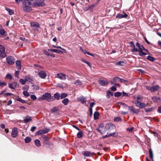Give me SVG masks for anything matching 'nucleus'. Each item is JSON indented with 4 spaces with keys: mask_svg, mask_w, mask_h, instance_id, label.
I'll return each instance as SVG.
<instances>
[{
    "mask_svg": "<svg viewBox=\"0 0 161 161\" xmlns=\"http://www.w3.org/2000/svg\"><path fill=\"white\" fill-rule=\"evenodd\" d=\"M37 0H15L16 2H18L22 1L25 3H28V5H31L34 7L36 6H43L45 5V3L42 2L41 3L38 2Z\"/></svg>",
    "mask_w": 161,
    "mask_h": 161,
    "instance_id": "nucleus-1",
    "label": "nucleus"
},
{
    "mask_svg": "<svg viewBox=\"0 0 161 161\" xmlns=\"http://www.w3.org/2000/svg\"><path fill=\"white\" fill-rule=\"evenodd\" d=\"M7 56L6 53L5 52V48L4 46L0 45V57L4 58Z\"/></svg>",
    "mask_w": 161,
    "mask_h": 161,
    "instance_id": "nucleus-2",
    "label": "nucleus"
},
{
    "mask_svg": "<svg viewBox=\"0 0 161 161\" xmlns=\"http://www.w3.org/2000/svg\"><path fill=\"white\" fill-rule=\"evenodd\" d=\"M42 97H43L44 100H47L48 102H51L53 100L52 99L53 97H51V94L50 93H46L43 95Z\"/></svg>",
    "mask_w": 161,
    "mask_h": 161,
    "instance_id": "nucleus-3",
    "label": "nucleus"
},
{
    "mask_svg": "<svg viewBox=\"0 0 161 161\" xmlns=\"http://www.w3.org/2000/svg\"><path fill=\"white\" fill-rule=\"evenodd\" d=\"M6 61L9 65L13 64L15 62L14 58L11 56H9L6 58Z\"/></svg>",
    "mask_w": 161,
    "mask_h": 161,
    "instance_id": "nucleus-4",
    "label": "nucleus"
},
{
    "mask_svg": "<svg viewBox=\"0 0 161 161\" xmlns=\"http://www.w3.org/2000/svg\"><path fill=\"white\" fill-rule=\"evenodd\" d=\"M115 127L113 124L109 123L107 124L105 126L104 129L105 131L108 130H111L115 128Z\"/></svg>",
    "mask_w": 161,
    "mask_h": 161,
    "instance_id": "nucleus-5",
    "label": "nucleus"
},
{
    "mask_svg": "<svg viewBox=\"0 0 161 161\" xmlns=\"http://www.w3.org/2000/svg\"><path fill=\"white\" fill-rule=\"evenodd\" d=\"M68 76L65 74L63 73H58L56 75L55 78H59L61 80H66Z\"/></svg>",
    "mask_w": 161,
    "mask_h": 161,
    "instance_id": "nucleus-6",
    "label": "nucleus"
},
{
    "mask_svg": "<svg viewBox=\"0 0 161 161\" xmlns=\"http://www.w3.org/2000/svg\"><path fill=\"white\" fill-rule=\"evenodd\" d=\"M8 87L10 89H15V87H19V85L15 81H14L12 83H10L8 84Z\"/></svg>",
    "mask_w": 161,
    "mask_h": 161,
    "instance_id": "nucleus-7",
    "label": "nucleus"
},
{
    "mask_svg": "<svg viewBox=\"0 0 161 161\" xmlns=\"http://www.w3.org/2000/svg\"><path fill=\"white\" fill-rule=\"evenodd\" d=\"M136 105V106L139 107L140 109L143 108L144 107L147 106L148 103L146 104L143 103H141V102L135 103Z\"/></svg>",
    "mask_w": 161,
    "mask_h": 161,
    "instance_id": "nucleus-8",
    "label": "nucleus"
},
{
    "mask_svg": "<svg viewBox=\"0 0 161 161\" xmlns=\"http://www.w3.org/2000/svg\"><path fill=\"white\" fill-rule=\"evenodd\" d=\"M18 131L16 127L14 128L12 130L11 133L12 136L14 138L16 137L18 135Z\"/></svg>",
    "mask_w": 161,
    "mask_h": 161,
    "instance_id": "nucleus-9",
    "label": "nucleus"
},
{
    "mask_svg": "<svg viewBox=\"0 0 161 161\" xmlns=\"http://www.w3.org/2000/svg\"><path fill=\"white\" fill-rule=\"evenodd\" d=\"M39 76L42 79H45L47 76V74L44 71H40L38 73Z\"/></svg>",
    "mask_w": 161,
    "mask_h": 161,
    "instance_id": "nucleus-10",
    "label": "nucleus"
},
{
    "mask_svg": "<svg viewBox=\"0 0 161 161\" xmlns=\"http://www.w3.org/2000/svg\"><path fill=\"white\" fill-rule=\"evenodd\" d=\"M129 44H130V47L132 48L131 49V51L132 52H136L138 51V49L135 48V45L133 42H130Z\"/></svg>",
    "mask_w": 161,
    "mask_h": 161,
    "instance_id": "nucleus-11",
    "label": "nucleus"
},
{
    "mask_svg": "<svg viewBox=\"0 0 161 161\" xmlns=\"http://www.w3.org/2000/svg\"><path fill=\"white\" fill-rule=\"evenodd\" d=\"M82 154L85 157H90L94 153L89 151H84L82 152Z\"/></svg>",
    "mask_w": 161,
    "mask_h": 161,
    "instance_id": "nucleus-12",
    "label": "nucleus"
},
{
    "mask_svg": "<svg viewBox=\"0 0 161 161\" xmlns=\"http://www.w3.org/2000/svg\"><path fill=\"white\" fill-rule=\"evenodd\" d=\"M129 109L133 113L137 114L140 112L138 109H134L133 106L129 107Z\"/></svg>",
    "mask_w": 161,
    "mask_h": 161,
    "instance_id": "nucleus-13",
    "label": "nucleus"
},
{
    "mask_svg": "<svg viewBox=\"0 0 161 161\" xmlns=\"http://www.w3.org/2000/svg\"><path fill=\"white\" fill-rule=\"evenodd\" d=\"M27 3H25V4L24 6L23 9L26 12H30L32 10V8L31 7L26 5Z\"/></svg>",
    "mask_w": 161,
    "mask_h": 161,
    "instance_id": "nucleus-14",
    "label": "nucleus"
},
{
    "mask_svg": "<svg viewBox=\"0 0 161 161\" xmlns=\"http://www.w3.org/2000/svg\"><path fill=\"white\" fill-rule=\"evenodd\" d=\"M99 83L101 86H105L108 85V82L106 80H99Z\"/></svg>",
    "mask_w": 161,
    "mask_h": 161,
    "instance_id": "nucleus-15",
    "label": "nucleus"
},
{
    "mask_svg": "<svg viewBox=\"0 0 161 161\" xmlns=\"http://www.w3.org/2000/svg\"><path fill=\"white\" fill-rule=\"evenodd\" d=\"M0 34L3 36H6L7 35V32L2 27L0 28Z\"/></svg>",
    "mask_w": 161,
    "mask_h": 161,
    "instance_id": "nucleus-16",
    "label": "nucleus"
},
{
    "mask_svg": "<svg viewBox=\"0 0 161 161\" xmlns=\"http://www.w3.org/2000/svg\"><path fill=\"white\" fill-rule=\"evenodd\" d=\"M119 81V77H116L113 79V80H110V82L111 84H115L116 82Z\"/></svg>",
    "mask_w": 161,
    "mask_h": 161,
    "instance_id": "nucleus-17",
    "label": "nucleus"
},
{
    "mask_svg": "<svg viewBox=\"0 0 161 161\" xmlns=\"http://www.w3.org/2000/svg\"><path fill=\"white\" fill-rule=\"evenodd\" d=\"M77 100L79 101H80L82 103H83L86 101L85 97L82 96L78 98Z\"/></svg>",
    "mask_w": 161,
    "mask_h": 161,
    "instance_id": "nucleus-18",
    "label": "nucleus"
},
{
    "mask_svg": "<svg viewBox=\"0 0 161 161\" xmlns=\"http://www.w3.org/2000/svg\"><path fill=\"white\" fill-rule=\"evenodd\" d=\"M48 50L49 51H51L54 53H58L62 54L63 53V52L59 50L56 49H49Z\"/></svg>",
    "mask_w": 161,
    "mask_h": 161,
    "instance_id": "nucleus-19",
    "label": "nucleus"
},
{
    "mask_svg": "<svg viewBox=\"0 0 161 161\" xmlns=\"http://www.w3.org/2000/svg\"><path fill=\"white\" fill-rule=\"evenodd\" d=\"M32 120L31 117L29 116H27L25 117V118L24 120L25 123H27L30 122Z\"/></svg>",
    "mask_w": 161,
    "mask_h": 161,
    "instance_id": "nucleus-20",
    "label": "nucleus"
},
{
    "mask_svg": "<svg viewBox=\"0 0 161 161\" xmlns=\"http://www.w3.org/2000/svg\"><path fill=\"white\" fill-rule=\"evenodd\" d=\"M104 125L103 124H100L98 125V128L97 129V130L100 132L102 134V133L101 132L103 129L104 127Z\"/></svg>",
    "mask_w": 161,
    "mask_h": 161,
    "instance_id": "nucleus-21",
    "label": "nucleus"
},
{
    "mask_svg": "<svg viewBox=\"0 0 161 161\" xmlns=\"http://www.w3.org/2000/svg\"><path fill=\"white\" fill-rule=\"evenodd\" d=\"M49 130H40L36 132V134L38 135H41L44 133H46L48 132Z\"/></svg>",
    "mask_w": 161,
    "mask_h": 161,
    "instance_id": "nucleus-22",
    "label": "nucleus"
},
{
    "mask_svg": "<svg viewBox=\"0 0 161 161\" xmlns=\"http://www.w3.org/2000/svg\"><path fill=\"white\" fill-rule=\"evenodd\" d=\"M153 100L155 102H159L161 101V97H158L156 96L153 97L152 98Z\"/></svg>",
    "mask_w": 161,
    "mask_h": 161,
    "instance_id": "nucleus-23",
    "label": "nucleus"
},
{
    "mask_svg": "<svg viewBox=\"0 0 161 161\" xmlns=\"http://www.w3.org/2000/svg\"><path fill=\"white\" fill-rule=\"evenodd\" d=\"M16 64L17 68L19 69H21V62L19 60H17L16 61Z\"/></svg>",
    "mask_w": 161,
    "mask_h": 161,
    "instance_id": "nucleus-24",
    "label": "nucleus"
},
{
    "mask_svg": "<svg viewBox=\"0 0 161 161\" xmlns=\"http://www.w3.org/2000/svg\"><path fill=\"white\" fill-rule=\"evenodd\" d=\"M159 88L158 85H155L152 87V92H154L158 90Z\"/></svg>",
    "mask_w": 161,
    "mask_h": 161,
    "instance_id": "nucleus-25",
    "label": "nucleus"
},
{
    "mask_svg": "<svg viewBox=\"0 0 161 161\" xmlns=\"http://www.w3.org/2000/svg\"><path fill=\"white\" fill-rule=\"evenodd\" d=\"M31 25L32 26L37 28H38L39 26L38 23L36 22H31Z\"/></svg>",
    "mask_w": 161,
    "mask_h": 161,
    "instance_id": "nucleus-26",
    "label": "nucleus"
},
{
    "mask_svg": "<svg viewBox=\"0 0 161 161\" xmlns=\"http://www.w3.org/2000/svg\"><path fill=\"white\" fill-rule=\"evenodd\" d=\"M34 143L35 145L38 147H40L41 146L40 141L38 139H36L34 141Z\"/></svg>",
    "mask_w": 161,
    "mask_h": 161,
    "instance_id": "nucleus-27",
    "label": "nucleus"
},
{
    "mask_svg": "<svg viewBox=\"0 0 161 161\" xmlns=\"http://www.w3.org/2000/svg\"><path fill=\"white\" fill-rule=\"evenodd\" d=\"M127 14H118L116 16V17L118 18H123L127 17Z\"/></svg>",
    "mask_w": 161,
    "mask_h": 161,
    "instance_id": "nucleus-28",
    "label": "nucleus"
},
{
    "mask_svg": "<svg viewBox=\"0 0 161 161\" xmlns=\"http://www.w3.org/2000/svg\"><path fill=\"white\" fill-rule=\"evenodd\" d=\"M94 119H97L99 116V113L98 112L96 111L94 112Z\"/></svg>",
    "mask_w": 161,
    "mask_h": 161,
    "instance_id": "nucleus-29",
    "label": "nucleus"
},
{
    "mask_svg": "<svg viewBox=\"0 0 161 161\" xmlns=\"http://www.w3.org/2000/svg\"><path fill=\"white\" fill-rule=\"evenodd\" d=\"M143 99V97L140 95H138L136 97V102H141Z\"/></svg>",
    "mask_w": 161,
    "mask_h": 161,
    "instance_id": "nucleus-30",
    "label": "nucleus"
},
{
    "mask_svg": "<svg viewBox=\"0 0 161 161\" xmlns=\"http://www.w3.org/2000/svg\"><path fill=\"white\" fill-rule=\"evenodd\" d=\"M69 102V100L67 98H66L63 99L62 101V103L65 105H66Z\"/></svg>",
    "mask_w": 161,
    "mask_h": 161,
    "instance_id": "nucleus-31",
    "label": "nucleus"
},
{
    "mask_svg": "<svg viewBox=\"0 0 161 161\" xmlns=\"http://www.w3.org/2000/svg\"><path fill=\"white\" fill-rule=\"evenodd\" d=\"M54 97L57 100H59L60 97V94L58 92H57L54 94Z\"/></svg>",
    "mask_w": 161,
    "mask_h": 161,
    "instance_id": "nucleus-32",
    "label": "nucleus"
},
{
    "mask_svg": "<svg viewBox=\"0 0 161 161\" xmlns=\"http://www.w3.org/2000/svg\"><path fill=\"white\" fill-rule=\"evenodd\" d=\"M113 93L110 90H108L107 92V97L108 98L110 97V96H113Z\"/></svg>",
    "mask_w": 161,
    "mask_h": 161,
    "instance_id": "nucleus-33",
    "label": "nucleus"
},
{
    "mask_svg": "<svg viewBox=\"0 0 161 161\" xmlns=\"http://www.w3.org/2000/svg\"><path fill=\"white\" fill-rule=\"evenodd\" d=\"M16 99L17 101H19L21 103H26V101L19 98V96H17V97Z\"/></svg>",
    "mask_w": 161,
    "mask_h": 161,
    "instance_id": "nucleus-34",
    "label": "nucleus"
},
{
    "mask_svg": "<svg viewBox=\"0 0 161 161\" xmlns=\"http://www.w3.org/2000/svg\"><path fill=\"white\" fill-rule=\"evenodd\" d=\"M138 51H141L144 50L146 52H148V50L145 48L144 47H143L142 46H140V47L138 48Z\"/></svg>",
    "mask_w": 161,
    "mask_h": 161,
    "instance_id": "nucleus-35",
    "label": "nucleus"
},
{
    "mask_svg": "<svg viewBox=\"0 0 161 161\" xmlns=\"http://www.w3.org/2000/svg\"><path fill=\"white\" fill-rule=\"evenodd\" d=\"M139 52V55L140 56H145L147 54L146 53H145L143 52V51H138H138Z\"/></svg>",
    "mask_w": 161,
    "mask_h": 161,
    "instance_id": "nucleus-36",
    "label": "nucleus"
},
{
    "mask_svg": "<svg viewBox=\"0 0 161 161\" xmlns=\"http://www.w3.org/2000/svg\"><path fill=\"white\" fill-rule=\"evenodd\" d=\"M124 62L123 61H119L115 63V65H117L122 66L124 64Z\"/></svg>",
    "mask_w": 161,
    "mask_h": 161,
    "instance_id": "nucleus-37",
    "label": "nucleus"
},
{
    "mask_svg": "<svg viewBox=\"0 0 161 161\" xmlns=\"http://www.w3.org/2000/svg\"><path fill=\"white\" fill-rule=\"evenodd\" d=\"M147 59L152 62H153L155 60L154 58L150 56H148L147 57Z\"/></svg>",
    "mask_w": 161,
    "mask_h": 161,
    "instance_id": "nucleus-38",
    "label": "nucleus"
},
{
    "mask_svg": "<svg viewBox=\"0 0 161 161\" xmlns=\"http://www.w3.org/2000/svg\"><path fill=\"white\" fill-rule=\"evenodd\" d=\"M80 131L78 132L77 134V136L78 138H81L82 137L83 135V132L80 130Z\"/></svg>",
    "mask_w": 161,
    "mask_h": 161,
    "instance_id": "nucleus-39",
    "label": "nucleus"
},
{
    "mask_svg": "<svg viewBox=\"0 0 161 161\" xmlns=\"http://www.w3.org/2000/svg\"><path fill=\"white\" fill-rule=\"evenodd\" d=\"M60 96L61 99H63L67 96V94L66 93H61Z\"/></svg>",
    "mask_w": 161,
    "mask_h": 161,
    "instance_id": "nucleus-40",
    "label": "nucleus"
},
{
    "mask_svg": "<svg viewBox=\"0 0 161 161\" xmlns=\"http://www.w3.org/2000/svg\"><path fill=\"white\" fill-rule=\"evenodd\" d=\"M19 81L20 83L22 85H25L26 82L25 79L24 80L22 78L20 79Z\"/></svg>",
    "mask_w": 161,
    "mask_h": 161,
    "instance_id": "nucleus-41",
    "label": "nucleus"
},
{
    "mask_svg": "<svg viewBox=\"0 0 161 161\" xmlns=\"http://www.w3.org/2000/svg\"><path fill=\"white\" fill-rule=\"evenodd\" d=\"M31 141V139L29 137H26L25 139V142L26 143H29Z\"/></svg>",
    "mask_w": 161,
    "mask_h": 161,
    "instance_id": "nucleus-42",
    "label": "nucleus"
},
{
    "mask_svg": "<svg viewBox=\"0 0 161 161\" xmlns=\"http://www.w3.org/2000/svg\"><path fill=\"white\" fill-rule=\"evenodd\" d=\"M149 157L151 159H153V151L151 149H150L149 150Z\"/></svg>",
    "mask_w": 161,
    "mask_h": 161,
    "instance_id": "nucleus-43",
    "label": "nucleus"
},
{
    "mask_svg": "<svg viewBox=\"0 0 161 161\" xmlns=\"http://www.w3.org/2000/svg\"><path fill=\"white\" fill-rule=\"evenodd\" d=\"M6 10L9 12V14L10 15H12V14H13L14 13V11L12 10L11 9H10L9 8H6Z\"/></svg>",
    "mask_w": 161,
    "mask_h": 161,
    "instance_id": "nucleus-44",
    "label": "nucleus"
},
{
    "mask_svg": "<svg viewBox=\"0 0 161 161\" xmlns=\"http://www.w3.org/2000/svg\"><path fill=\"white\" fill-rule=\"evenodd\" d=\"M122 95V93L119 92H117L114 93V96L115 97H118Z\"/></svg>",
    "mask_w": 161,
    "mask_h": 161,
    "instance_id": "nucleus-45",
    "label": "nucleus"
},
{
    "mask_svg": "<svg viewBox=\"0 0 161 161\" xmlns=\"http://www.w3.org/2000/svg\"><path fill=\"white\" fill-rule=\"evenodd\" d=\"M58 109L57 108L54 107L51 109V111L52 113H54L58 111Z\"/></svg>",
    "mask_w": 161,
    "mask_h": 161,
    "instance_id": "nucleus-46",
    "label": "nucleus"
},
{
    "mask_svg": "<svg viewBox=\"0 0 161 161\" xmlns=\"http://www.w3.org/2000/svg\"><path fill=\"white\" fill-rule=\"evenodd\" d=\"M114 134H115V133L114 132V133H113L109 134L108 135H105V136H103V138H106L107 137H109V136H114Z\"/></svg>",
    "mask_w": 161,
    "mask_h": 161,
    "instance_id": "nucleus-47",
    "label": "nucleus"
},
{
    "mask_svg": "<svg viewBox=\"0 0 161 161\" xmlns=\"http://www.w3.org/2000/svg\"><path fill=\"white\" fill-rule=\"evenodd\" d=\"M23 94L26 97H28L29 96L30 94L27 91H24L23 92Z\"/></svg>",
    "mask_w": 161,
    "mask_h": 161,
    "instance_id": "nucleus-48",
    "label": "nucleus"
},
{
    "mask_svg": "<svg viewBox=\"0 0 161 161\" xmlns=\"http://www.w3.org/2000/svg\"><path fill=\"white\" fill-rule=\"evenodd\" d=\"M74 84L76 85H81V82L80 80H78L76 81H75L74 83Z\"/></svg>",
    "mask_w": 161,
    "mask_h": 161,
    "instance_id": "nucleus-49",
    "label": "nucleus"
},
{
    "mask_svg": "<svg viewBox=\"0 0 161 161\" xmlns=\"http://www.w3.org/2000/svg\"><path fill=\"white\" fill-rule=\"evenodd\" d=\"M114 121L115 122H118L121 121V118L119 117H117L114 118Z\"/></svg>",
    "mask_w": 161,
    "mask_h": 161,
    "instance_id": "nucleus-50",
    "label": "nucleus"
},
{
    "mask_svg": "<svg viewBox=\"0 0 161 161\" xmlns=\"http://www.w3.org/2000/svg\"><path fill=\"white\" fill-rule=\"evenodd\" d=\"M31 98L33 100L35 101L36 99V97L35 95H31Z\"/></svg>",
    "mask_w": 161,
    "mask_h": 161,
    "instance_id": "nucleus-51",
    "label": "nucleus"
},
{
    "mask_svg": "<svg viewBox=\"0 0 161 161\" xmlns=\"http://www.w3.org/2000/svg\"><path fill=\"white\" fill-rule=\"evenodd\" d=\"M25 79H26V81H28V80H30V81H33V80L32 78L30 77L26 76L25 77Z\"/></svg>",
    "mask_w": 161,
    "mask_h": 161,
    "instance_id": "nucleus-52",
    "label": "nucleus"
},
{
    "mask_svg": "<svg viewBox=\"0 0 161 161\" xmlns=\"http://www.w3.org/2000/svg\"><path fill=\"white\" fill-rule=\"evenodd\" d=\"M29 86L27 85H25L22 88L23 90H26V91L28 90H29Z\"/></svg>",
    "mask_w": 161,
    "mask_h": 161,
    "instance_id": "nucleus-53",
    "label": "nucleus"
},
{
    "mask_svg": "<svg viewBox=\"0 0 161 161\" xmlns=\"http://www.w3.org/2000/svg\"><path fill=\"white\" fill-rule=\"evenodd\" d=\"M130 95V94L128 93H126L125 92H123V95L122 96H125V97H129Z\"/></svg>",
    "mask_w": 161,
    "mask_h": 161,
    "instance_id": "nucleus-54",
    "label": "nucleus"
},
{
    "mask_svg": "<svg viewBox=\"0 0 161 161\" xmlns=\"http://www.w3.org/2000/svg\"><path fill=\"white\" fill-rule=\"evenodd\" d=\"M6 77L9 80H11L12 79V76L9 74H7L6 75Z\"/></svg>",
    "mask_w": 161,
    "mask_h": 161,
    "instance_id": "nucleus-55",
    "label": "nucleus"
},
{
    "mask_svg": "<svg viewBox=\"0 0 161 161\" xmlns=\"http://www.w3.org/2000/svg\"><path fill=\"white\" fill-rule=\"evenodd\" d=\"M80 50L84 53H86L87 54V53H89L88 52H87L86 50L83 49L81 47H80Z\"/></svg>",
    "mask_w": 161,
    "mask_h": 161,
    "instance_id": "nucleus-56",
    "label": "nucleus"
},
{
    "mask_svg": "<svg viewBox=\"0 0 161 161\" xmlns=\"http://www.w3.org/2000/svg\"><path fill=\"white\" fill-rule=\"evenodd\" d=\"M110 89L111 91H114V92L116 91L117 90V89H116V87L114 86H112L110 88Z\"/></svg>",
    "mask_w": 161,
    "mask_h": 161,
    "instance_id": "nucleus-57",
    "label": "nucleus"
},
{
    "mask_svg": "<svg viewBox=\"0 0 161 161\" xmlns=\"http://www.w3.org/2000/svg\"><path fill=\"white\" fill-rule=\"evenodd\" d=\"M7 85V83L5 82H2L0 81V86H5Z\"/></svg>",
    "mask_w": 161,
    "mask_h": 161,
    "instance_id": "nucleus-58",
    "label": "nucleus"
},
{
    "mask_svg": "<svg viewBox=\"0 0 161 161\" xmlns=\"http://www.w3.org/2000/svg\"><path fill=\"white\" fill-rule=\"evenodd\" d=\"M146 87L147 90L152 92V87L147 86H146Z\"/></svg>",
    "mask_w": 161,
    "mask_h": 161,
    "instance_id": "nucleus-59",
    "label": "nucleus"
},
{
    "mask_svg": "<svg viewBox=\"0 0 161 161\" xmlns=\"http://www.w3.org/2000/svg\"><path fill=\"white\" fill-rule=\"evenodd\" d=\"M119 81L122 83H125V82H127V80H125L124 79H121L119 78Z\"/></svg>",
    "mask_w": 161,
    "mask_h": 161,
    "instance_id": "nucleus-60",
    "label": "nucleus"
},
{
    "mask_svg": "<svg viewBox=\"0 0 161 161\" xmlns=\"http://www.w3.org/2000/svg\"><path fill=\"white\" fill-rule=\"evenodd\" d=\"M56 48L60 49H62V50H63L65 53H67V51H66V50L65 49H64L62 48L60 46H57Z\"/></svg>",
    "mask_w": 161,
    "mask_h": 161,
    "instance_id": "nucleus-61",
    "label": "nucleus"
},
{
    "mask_svg": "<svg viewBox=\"0 0 161 161\" xmlns=\"http://www.w3.org/2000/svg\"><path fill=\"white\" fill-rule=\"evenodd\" d=\"M43 53L46 55L48 56L50 55V54L48 53L46 50H43Z\"/></svg>",
    "mask_w": 161,
    "mask_h": 161,
    "instance_id": "nucleus-62",
    "label": "nucleus"
},
{
    "mask_svg": "<svg viewBox=\"0 0 161 161\" xmlns=\"http://www.w3.org/2000/svg\"><path fill=\"white\" fill-rule=\"evenodd\" d=\"M145 110L146 112H151L152 110V108H145Z\"/></svg>",
    "mask_w": 161,
    "mask_h": 161,
    "instance_id": "nucleus-63",
    "label": "nucleus"
},
{
    "mask_svg": "<svg viewBox=\"0 0 161 161\" xmlns=\"http://www.w3.org/2000/svg\"><path fill=\"white\" fill-rule=\"evenodd\" d=\"M157 111L159 113H161V106L158 107Z\"/></svg>",
    "mask_w": 161,
    "mask_h": 161,
    "instance_id": "nucleus-64",
    "label": "nucleus"
}]
</instances>
